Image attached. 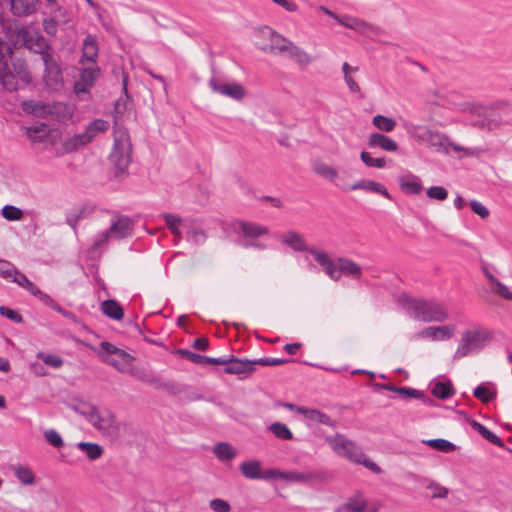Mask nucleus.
Wrapping results in <instances>:
<instances>
[{"label":"nucleus","instance_id":"obj_1","mask_svg":"<svg viewBox=\"0 0 512 512\" xmlns=\"http://www.w3.org/2000/svg\"><path fill=\"white\" fill-rule=\"evenodd\" d=\"M399 303L411 318L418 321L444 322L448 319L445 306L434 300L404 294L399 297Z\"/></svg>","mask_w":512,"mask_h":512},{"label":"nucleus","instance_id":"obj_2","mask_svg":"<svg viewBox=\"0 0 512 512\" xmlns=\"http://www.w3.org/2000/svg\"><path fill=\"white\" fill-rule=\"evenodd\" d=\"M310 255L331 280L338 281L341 276L359 280L362 276L360 265L349 258L339 257L334 261L327 252L321 249H310Z\"/></svg>","mask_w":512,"mask_h":512},{"label":"nucleus","instance_id":"obj_3","mask_svg":"<svg viewBox=\"0 0 512 512\" xmlns=\"http://www.w3.org/2000/svg\"><path fill=\"white\" fill-rule=\"evenodd\" d=\"M327 443L336 454L347 458L350 462L363 465L375 474L382 472L381 468L370 460L355 442L349 440L344 435L337 433L334 436H330L327 438Z\"/></svg>","mask_w":512,"mask_h":512},{"label":"nucleus","instance_id":"obj_4","mask_svg":"<svg viewBox=\"0 0 512 512\" xmlns=\"http://www.w3.org/2000/svg\"><path fill=\"white\" fill-rule=\"evenodd\" d=\"M490 340L491 333L484 327L475 326L464 330L454 353V359L479 354Z\"/></svg>","mask_w":512,"mask_h":512},{"label":"nucleus","instance_id":"obj_5","mask_svg":"<svg viewBox=\"0 0 512 512\" xmlns=\"http://www.w3.org/2000/svg\"><path fill=\"white\" fill-rule=\"evenodd\" d=\"M233 229L238 234V243L242 247L257 250L268 248L269 229L266 226L254 222L237 221Z\"/></svg>","mask_w":512,"mask_h":512},{"label":"nucleus","instance_id":"obj_6","mask_svg":"<svg viewBox=\"0 0 512 512\" xmlns=\"http://www.w3.org/2000/svg\"><path fill=\"white\" fill-rule=\"evenodd\" d=\"M114 143L109 155L116 175L124 172L131 162V142L128 131L122 127L114 128Z\"/></svg>","mask_w":512,"mask_h":512},{"label":"nucleus","instance_id":"obj_7","mask_svg":"<svg viewBox=\"0 0 512 512\" xmlns=\"http://www.w3.org/2000/svg\"><path fill=\"white\" fill-rule=\"evenodd\" d=\"M109 129V122L104 119H94L89 122L84 131L74 134L64 142V148L67 152H72L80 147L91 143L98 135L105 133Z\"/></svg>","mask_w":512,"mask_h":512},{"label":"nucleus","instance_id":"obj_8","mask_svg":"<svg viewBox=\"0 0 512 512\" xmlns=\"http://www.w3.org/2000/svg\"><path fill=\"white\" fill-rule=\"evenodd\" d=\"M76 411L99 431H108L115 424V418L109 411H99L94 405L82 403Z\"/></svg>","mask_w":512,"mask_h":512},{"label":"nucleus","instance_id":"obj_9","mask_svg":"<svg viewBox=\"0 0 512 512\" xmlns=\"http://www.w3.org/2000/svg\"><path fill=\"white\" fill-rule=\"evenodd\" d=\"M98 355L103 362L115 367L119 371H124L125 366L133 360V357L125 350L107 341L100 343Z\"/></svg>","mask_w":512,"mask_h":512},{"label":"nucleus","instance_id":"obj_10","mask_svg":"<svg viewBox=\"0 0 512 512\" xmlns=\"http://www.w3.org/2000/svg\"><path fill=\"white\" fill-rule=\"evenodd\" d=\"M22 45L29 51L43 57L46 53L53 51L51 44L37 31L30 28H22L18 32Z\"/></svg>","mask_w":512,"mask_h":512},{"label":"nucleus","instance_id":"obj_11","mask_svg":"<svg viewBox=\"0 0 512 512\" xmlns=\"http://www.w3.org/2000/svg\"><path fill=\"white\" fill-rule=\"evenodd\" d=\"M99 74L100 68L97 63H92V65H82L79 78L74 84L75 94L80 100L86 99L85 96L89 94V91L94 86Z\"/></svg>","mask_w":512,"mask_h":512},{"label":"nucleus","instance_id":"obj_12","mask_svg":"<svg viewBox=\"0 0 512 512\" xmlns=\"http://www.w3.org/2000/svg\"><path fill=\"white\" fill-rule=\"evenodd\" d=\"M41 60L44 64L43 79L45 84L53 90H58L62 86L63 75L54 50L43 55Z\"/></svg>","mask_w":512,"mask_h":512},{"label":"nucleus","instance_id":"obj_13","mask_svg":"<svg viewBox=\"0 0 512 512\" xmlns=\"http://www.w3.org/2000/svg\"><path fill=\"white\" fill-rule=\"evenodd\" d=\"M456 327L453 324L429 326L414 334L413 339H428L430 341H447L454 336Z\"/></svg>","mask_w":512,"mask_h":512},{"label":"nucleus","instance_id":"obj_14","mask_svg":"<svg viewBox=\"0 0 512 512\" xmlns=\"http://www.w3.org/2000/svg\"><path fill=\"white\" fill-rule=\"evenodd\" d=\"M209 87L213 92L229 97L236 101L242 100L246 95V90L241 84L236 82L222 83L216 77H212L209 80Z\"/></svg>","mask_w":512,"mask_h":512},{"label":"nucleus","instance_id":"obj_15","mask_svg":"<svg viewBox=\"0 0 512 512\" xmlns=\"http://www.w3.org/2000/svg\"><path fill=\"white\" fill-rule=\"evenodd\" d=\"M239 469L247 479H275L276 470L270 469L262 472V464L257 460H249L240 464Z\"/></svg>","mask_w":512,"mask_h":512},{"label":"nucleus","instance_id":"obj_16","mask_svg":"<svg viewBox=\"0 0 512 512\" xmlns=\"http://www.w3.org/2000/svg\"><path fill=\"white\" fill-rule=\"evenodd\" d=\"M134 222L130 217L125 215H118L112 219L108 230L112 238L124 239L130 237L133 233Z\"/></svg>","mask_w":512,"mask_h":512},{"label":"nucleus","instance_id":"obj_17","mask_svg":"<svg viewBox=\"0 0 512 512\" xmlns=\"http://www.w3.org/2000/svg\"><path fill=\"white\" fill-rule=\"evenodd\" d=\"M11 52H4L0 56V83L3 89L7 91H16L18 90V77L12 72L7 62V54H11Z\"/></svg>","mask_w":512,"mask_h":512},{"label":"nucleus","instance_id":"obj_18","mask_svg":"<svg viewBox=\"0 0 512 512\" xmlns=\"http://www.w3.org/2000/svg\"><path fill=\"white\" fill-rule=\"evenodd\" d=\"M275 479L285 480L287 482L310 483L320 479V474L315 471L294 472L276 470Z\"/></svg>","mask_w":512,"mask_h":512},{"label":"nucleus","instance_id":"obj_19","mask_svg":"<svg viewBox=\"0 0 512 512\" xmlns=\"http://www.w3.org/2000/svg\"><path fill=\"white\" fill-rule=\"evenodd\" d=\"M225 369L224 371L227 374H234V375H248L255 369L256 362L255 360H240L236 358L228 359V362L225 363Z\"/></svg>","mask_w":512,"mask_h":512},{"label":"nucleus","instance_id":"obj_20","mask_svg":"<svg viewBox=\"0 0 512 512\" xmlns=\"http://www.w3.org/2000/svg\"><path fill=\"white\" fill-rule=\"evenodd\" d=\"M98 51L96 38L91 34L87 35L83 40L81 65L97 63Z\"/></svg>","mask_w":512,"mask_h":512},{"label":"nucleus","instance_id":"obj_21","mask_svg":"<svg viewBox=\"0 0 512 512\" xmlns=\"http://www.w3.org/2000/svg\"><path fill=\"white\" fill-rule=\"evenodd\" d=\"M399 186L407 194L416 195L423 190L421 179L411 172H406L399 177Z\"/></svg>","mask_w":512,"mask_h":512},{"label":"nucleus","instance_id":"obj_22","mask_svg":"<svg viewBox=\"0 0 512 512\" xmlns=\"http://www.w3.org/2000/svg\"><path fill=\"white\" fill-rule=\"evenodd\" d=\"M368 145L371 148H381L387 152H395L398 149V144L392 138L381 133L370 134Z\"/></svg>","mask_w":512,"mask_h":512},{"label":"nucleus","instance_id":"obj_23","mask_svg":"<svg viewBox=\"0 0 512 512\" xmlns=\"http://www.w3.org/2000/svg\"><path fill=\"white\" fill-rule=\"evenodd\" d=\"M298 413L303 415V417L312 424H323L327 426H333L334 424L329 415L317 409L304 407L303 409H298Z\"/></svg>","mask_w":512,"mask_h":512},{"label":"nucleus","instance_id":"obj_24","mask_svg":"<svg viewBox=\"0 0 512 512\" xmlns=\"http://www.w3.org/2000/svg\"><path fill=\"white\" fill-rule=\"evenodd\" d=\"M281 241L295 251H307L310 254L311 248L306 245L304 237L294 231L284 233Z\"/></svg>","mask_w":512,"mask_h":512},{"label":"nucleus","instance_id":"obj_25","mask_svg":"<svg viewBox=\"0 0 512 512\" xmlns=\"http://www.w3.org/2000/svg\"><path fill=\"white\" fill-rule=\"evenodd\" d=\"M27 138L32 143H45L49 137L48 125L41 123L25 128Z\"/></svg>","mask_w":512,"mask_h":512},{"label":"nucleus","instance_id":"obj_26","mask_svg":"<svg viewBox=\"0 0 512 512\" xmlns=\"http://www.w3.org/2000/svg\"><path fill=\"white\" fill-rule=\"evenodd\" d=\"M179 354L186 357L188 360H190L193 363L196 364H216V365H223L228 362V358L225 357H208L200 354L193 353L191 351L180 349Z\"/></svg>","mask_w":512,"mask_h":512},{"label":"nucleus","instance_id":"obj_27","mask_svg":"<svg viewBox=\"0 0 512 512\" xmlns=\"http://www.w3.org/2000/svg\"><path fill=\"white\" fill-rule=\"evenodd\" d=\"M38 0H11V12L18 17L31 15L36 10Z\"/></svg>","mask_w":512,"mask_h":512},{"label":"nucleus","instance_id":"obj_28","mask_svg":"<svg viewBox=\"0 0 512 512\" xmlns=\"http://www.w3.org/2000/svg\"><path fill=\"white\" fill-rule=\"evenodd\" d=\"M367 508V500L362 492H356L350 496L342 506L347 512H364Z\"/></svg>","mask_w":512,"mask_h":512},{"label":"nucleus","instance_id":"obj_29","mask_svg":"<svg viewBox=\"0 0 512 512\" xmlns=\"http://www.w3.org/2000/svg\"><path fill=\"white\" fill-rule=\"evenodd\" d=\"M314 170L318 175L329 180L336 187L337 183H342L344 180L342 177H340L339 172L328 164L319 163L315 166Z\"/></svg>","mask_w":512,"mask_h":512},{"label":"nucleus","instance_id":"obj_30","mask_svg":"<svg viewBox=\"0 0 512 512\" xmlns=\"http://www.w3.org/2000/svg\"><path fill=\"white\" fill-rule=\"evenodd\" d=\"M213 453L222 462L232 460L237 455L236 449L228 442L217 443L213 448Z\"/></svg>","mask_w":512,"mask_h":512},{"label":"nucleus","instance_id":"obj_31","mask_svg":"<svg viewBox=\"0 0 512 512\" xmlns=\"http://www.w3.org/2000/svg\"><path fill=\"white\" fill-rule=\"evenodd\" d=\"M102 311L103 313L113 319V320H122L124 317V312L120 304L115 300H105L102 305Z\"/></svg>","mask_w":512,"mask_h":512},{"label":"nucleus","instance_id":"obj_32","mask_svg":"<svg viewBox=\"0 0 512 512\" xmlns=\"http://www.w3.org/2000/svg\"><path fill=\"white\" fill-rule=\"evenodd\" d=\"M270 33V40H271V46L270 51L273 53H284L288 51L289 44L292 43V41L288 40L284 36L276 33L273 30H269Z\"/></svg>","mask_w":512,"mask_h":512},{"label":"nucleus","instance_id":"obj_33","mask_svg":"<svg viewBox=\"0 0 512 512\" xmlns=\"http://www.w3.org/2000/svg\"><path fill=\"white\" fill-rule=\"evenodd\" d=\"M13 472L17 480L23 485H33L35 483V475L33 471L23 465H14Z\"/></svg>","mask_w":512,"mask_h":512},{"label":"nucleus","instance_id":"obj_34","mask_svg":"<svg viewBox=\"0 0 512 512\" xmlns=\"http://www.w3.org/2000/svg\"><path fill=\"white\" fill-rule=\"evenodd\" d=\"M161 217L165 221V223H166L167 227L169 228V230L171 231V233L174 235L175 239L177 241L182 239V234L179 229L182 224L181 217H179L177 215L170 214V213H163L161 215Z\"/></svg>","mask_w":512,"mask_h":512},{"label":"nucleus","instance_id":"obj_35","mask_svg":"<svg viewBox=\"0 0 512 512\" xmlns=\"http://www.w3.org/2000/svg\"><path fill=\"white\" fill-rule=\"evenodd\" d=\"M92 209L89 207H81V208H75L67 213L66 216V222L67 224L76 230L77 223L81 220L86 218L88 215L92 213Z\"/></svg>","mask_w":512,"mask_h":512},{"label":"nucleus","instance_id":"obj_36","mask_svg":"<svg viewBox=\"0 0 512 512\" xmlns=\"http://www.w3.org/2000/svg\"><path fill=\"white\" fill-rule=\"evenodd\" d=\"M501 122L496 119L494 110H486L484 118L477 120L473 123L474 126L480 129L492 130L499 127Z\"/></svg>","mask_w":512,"mask_h":512},{"label":"nucleus","instance_id":"obj_37","mask_svg":"<svg viewBox=\"0 0 512 512\" xmlns=\"http://www.w3.org/2000/svg\"><path fill=\"white\" fill-rule=\"evenodd\" d=\"M432 394L439 399H448L454 394L452 384L449 381H437L431 389Z\"/></svg>","mask_w":512,"mask_h":512},{"label":"nucleus","instance_id":"obj_38","mask_svg":"<svg viewBox=\"0 0 512 512\" xmlns=\"http://www.w3.org/2000/svg\"><path fill=\"white\" fill-rule=\"evenodd\" d=\"M334 19H336L341 25L345 26V27H348V28H351V29H354V30H357V31H360V32H366V29H367V25L357 19V18H354L352 16H348V15H337V16H334Z\"/></svg>","mask_w":512,"mask_h":512},{"label":"nucleus","instance_id":"obj_39","mask_svg":"<svg viewBox=\"0 0 512 512\" xmlns=\"http://www.w3.org/2000/svg\"><path fill=\"white\" fill-rule=\"evenodd\" d=\"M423 443L437 451L444 453L453 452L457 448L454 443L442 438L423 440Z\"/></svg>","mask_w":512,"mask_h":512},{"label":"nucleus","instance_id":"obj_40","mask_svg":"<svg viewBox=\"0 0 512 512\" xmlns=\"http://www.w3.org/2000/svg\"><path fill=\"white\" fill-rule=\"evenodd\" d=\"M12 72L18 77V79L28 84L31 82V73L27 64L23 60H16L12 63Z\"/></svg>","mask_w":512,"mask_h":512},{"label":"nucleus","instance_id":"obj_41","mask_svg":"<svg viewBox=\"0 0 512 512\" xmlns=\"http://www.w3.org/2000/svg\"><path fill=\"white\" fill-rule=\"evenodd\" d=\"M269 431L280 440H292L293 433L289 427L282 422H274L268 427Z\"/></svg>","mask_w":512,"mask_h":512},{"label":"nucleus","instance_id":"obj_42","mask_svg":"<svg viewBox=\"0 0 512 512\" xmlns=\"http://www.w3.org/2000/svg\"><path fill=\"white\" fill-rule=\"evenodd\" d=\"M287 53L290 57H292L297 63L300 65L309 64L312 59L308 53H306L303 49L296 46L293 42L289 44Z\"/></svg>","mask_w":512,"mask_h":512},{"label":"nucleus","instance_id":"obj_43","mask_svg":"<svg viewBox=\"0 0 512 512\" xmlns=\"http://www.w3.org/2000/svg\"><path fill=\"white\" fill-rule=\"evenodd\" d=\"M77 447L86 453L87 457L90 460H96L101 457L103 453V449L100 445L96 443H90V442H79L77 444Z\"/></svg>","mask_w":512,"mask_h":512},{"label":"nucleus","instance_id":"obj_44","mask_svg":"<svg viewBox=\"0 0 512 512\" xmlns=\"http://www.w3.org/2000/svg\"><path fill=\"white\" fill-rule=\"evenodd\" d=\"M473 427L480 433V435L489 441L490 443L498 446L503 447L504 443L503 441L491 430H489L486 426L474 421Z\"/></svg>","mask_w":512,"mask_h":512},{"label":"nucleus","instance_id":"obj_45","mask_svg":"<svg viewBox=\"0 0 512 512\" xmlns=\"http://www.w3.org/2000/svg\"><path fill=\"white\" fill-rule=\"evenodd\" d=\"M373 125L383 132H391L396 127V121L384 115H376L372 119Z\"/></svg>","mask_w":512,"mask_h":512},{"label":"nucleus","instance_id":"obj_46","mask_svg":"<svg viewBox=\"0 0 512 512\" xmlns=\"http://www.w3.org/2000/svg\"><path fill=\"white\" fill-rule=\"evenodd\" d=\"M405 129L412 138L422 143H424L427 136L430 135V129L425 126L407 124L405 125Z\"/></svg>","mask_w":512,"mask_h":512},{"label":"nucleus","instance_id":"obj_47","mask_svg":"<svg viewBox=\"0 0 512 512\" xmlns=\"http://www.w3.org/2000/svg\"><path fill=\"white\" fill-rule=\"evenodd\" d=\"M112 238L108 230L101 231L94 236L93 243L90 247L91 253H97L107 247L109 239Z\"/></svg>","mask_w":512,"mask_h":512},{"label":"nucleus","instance_id":"obj_48","mask_svg":"<svg viewBox=\"0 0 512 512\" xmlns=\"http://www.w3.org/2000/svg\"><path fill=\"white\" fill-rule=\"evenodd\" d=\"M473 395L481 402L488 403L496 397V392L488 388L485 383H482L474 389Z\"/></svg>","mask_w":512,"mask_h":512},{"label":"nucleus","instance_id":"obj_49","mask_svg":"<svg viewBox=\"0 0 512 512\" xmlns=\"http://www.w3.org/2000/svg\"><path fill=\"white\" fill-rule=\"evenodd\" d=\"M1 215L4 219L8 221H20L23 218V211L13 205H5L1 209Z\"/></svg>","mask_w":512,"mask_h":512},{"label":"nucleus","instance_id":"obj_50","mask_svg":"<svg viewBox=\"0 0 512 512\" xmlns=\"http://www.w3.org/2000/svg\"><path fill=\"white\" fill-rule=\"evenodd\" d=\"M446 141L447 139L443 134L430 130V135L427 136L424 144L435 148L436 150H440L445 146Z\"/></svg>","mask_w":512,"mask_h":512},{"label":"nucleus","instance_id":"obj_51","mask_svg":"<svg viewBox=\"0 0 512 512\" xmlns=\"http://www.w3.org/2000/svg\"><path fill=\"white\" fill-rule=\"evenodd\" d=\"M36 356L38 359L42 360L44 364L53 368H60L64 363V360L56 354L38 352Z\"/></svg>","mask_w":512,"mask_h":512},{"label":"nucleus","instance_id":"obj_52","mask_svg":"<svg viewBox=\"0 0 512 512\" xmlns=\"http://www.w3.org/2000/svg\"><path fill=\"white\" fill-rule=\"evenodd\" d=\"M187 240L196 245L203 244L206 240V234L199 226H192L187 230Z\"/></svg>","mask_w":512,"mask_h":512},{"label":"nucleus","instance_id":"obj_53","mask_svg":"<svg viewBox=\"0 0 512 512\" xmlns=\"http://www.w3.org/2000/svg\"><path fill=\"white\" fill-rule=\"evenodd\" d=\"M12 282L17 283L20 287L24 288L29 293H32V291L37 287L33 282H31L26 275H24L20 271H16L14 276L10 279Z\"/></svg>","mask_w":512,"mask_h":512},{"label":"nucleus","instance_id":"obj_54","mask_svg":"<svg viewBox=\"0 0 512 512\" xmlns=\"http://www.w3.org/2000/svg\"><path fill=\"white\" fill-rule=\"evenodd\" d=\"M360 158L363 161V163L368 167L382 169L386 165L385 158H373L371 154L366 151L361 152Z\"/></svg>","mask_w":512,"mask_h":512},{"label":"nucleus","instance_id":"obj_55","mask_svg":"<svg viewBox=\"0 0 512 512\" xmlns=\"http://www.w3.org/2000/svg\"><path fill=\"white\" fill-rule=\"evenodd\" d=\"M22 108L27 113H33V114H43L46 112V106L41 103L40 101H24L22 103Z\"/></svg>","mask_w":512,"mask_h":512},{"label":"nucleus","instance_id":"obj_56","mask_svg":"<svg viewBox=\"0 0 512 512\" xmlns=\"http://www.w3.org/2000/svg\"><path fill=\"white\" fill-rule=\"evenodd\" d=\"M46 441L55 448H60L64 445L61 435L55 429H48L44 431Z\"/></svg>","mask_w":512,"mask_h":512},{"label":"nucleus","instance_id":"obj_57","mask_svg":"<svg viewBox=\"0 0 512 512\" xmlns=\"http://www.w3.org/2000/svg\"><path fill=\"white\" fill-rule=\"evenodd\" d=\"M427 196L431 199L443 201L448 197V191L442 186H432L428 188Z\"/></svg>","mask_w":512,"mask_h":512},{"label":"nucleus","instance_id":"obj_58","mask_svg":"<svg viewBox=\"0 0 512 512\" xmlns=\"http://www.w3.org/2000/svg\"><path fill=\"white\" fill-rule=\"evenodd\" d=\"M366 191L377 193L384 196L387 199H391V195L386 189V187L383 184L375 182L373 180H368Z\"/></svg>","mask_w":512,"mask_h":512},{"label":"nucleus","instance_id":"obj_59","mask_svg":"<svg viewBox=\"0 0 512 512\" xmlns=\"http://www.w3.org/2000/svg\"><path fill=\"white\" fill-rule=\"evenodd\" d=\"M35 297H37L39 300H41L46 306L50 307L51 309H55V307L58 305V303L48 294L42 292L38 287H36L32 293Z\"/></svg>","mask_w":512,"mask_h":512},{"label":"nucleus","instance_id":"obj_60","mask_svg":"<svg viewBox=\"0 0 512 512\" xmlns=\"http://www.w3.org/2000/svg\"><path fill=\"white\" fill-rule=\"evenodd\" d=\"M35 297H37L39 300H41L46 306L50 307L51 309H55V307L58 305V303L48 294L42 292L38 287H36L32 293Z\"/></svg>","mask_w":512,"mask_h":512},{"label":"nucleus","instance_id":"obj_61","mask_svg":"<svg viewBox=\"0 0 512 512\" xmlns=\"http://www.w3.org/2000/svg\"><path fill=\"white\" fill-rule=\"evenodd\" d=\"M16 267L9 261L0 259V276L5 279H11L16 273Z\"/></svg>","mask_w":512,"mask_h":512},{"label":"nucleus","instance_id":"obj_62","mask_svg":"<svg viewBox=\"0 0 512 512\" xmlns=\"http://www.w3.org/2000/svg\"><path fill=\"white\" fill-rule=\"evenodd\" d=\"M0 315L8 318L14 323H22L23 321V317L19 312L6 306H0Z\"/></svg>","mask_w":512,"mask_h":512},{"label":"nucleus","instance_id":"obj_63","mask_svg":"<svg viewBox=\"0 0 512 512\" xmlns=\"http://www.w3.org/2000/svg\"><path fill=\"white\" fill-rule=\"evenodd\" d=\"M367 184H368V180H360L353 185H351V184L347 183L345 180H343L342 183H337V187L343 191L348 192V191H354V190H360V189L367 190Z\"/></svg>","mask_w":512,"mask_h":512},{"label":"nucleus","instance_id":"obj_64","mask_svg":"<svg viewBox=\"0 0 512 512\" xmlns=\"http://www.w3.org/2000/svg\"><path fill=\"white\" fill-rule=\"evenodd\" d=\"M209 506L215 512H229L231 509L230 504L220 498L211 500Z\"/></svg>","mask_w":512,"mask_h":512}]
</instances>
